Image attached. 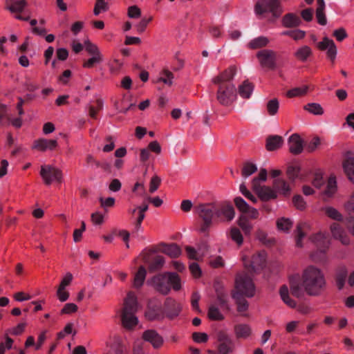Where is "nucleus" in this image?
<instances>
[{"instance_id": "nucleus-1", "label": "nucleus", "mask_w": 354, "mask_h": 354, "mask_svg": "<svg viewBox=\"0 0 354 354\" xmlns=\"http://www.w3.org/2000/svg\"><path fill=\"white\" fill-rule=\"evenodd\" d=\"M291 294L298 298L304 296L306 292L310 296H318L326 288V281L323 272L314 266L307 267L301 279L298 275L289 279Z\"/></svg>"}, {"instance_id": "nucleus-2", "label": "nucleus", "mask_w": 354, "mask_h": 354, "mask_svg": "<svg viewBox=\"0 0 354 354\" xmlns=\"http://www.w3.org/2000/svg\"><path fill=\"white\" fill-rule=\"evenodd\" d=\"M198 216V231L208 235L214 223L230 222L235 215L234 209L229 204L202 203L196 208Z\"/></svg>"}, {"instance_id": "nucleus-3", "label": "nucleus", "mask_w": 354, "mask_h": 354, "mask_svg": "<svg viewBox=\"0 0 354 354\" xmlns=\"http://www.w3.org/2000/svg\"><path fill=\"white\" fill-rule=\"evenodd\" d=\"M235 291L232 297L235 301L237 311L243 315L248 309L249 304L243 297H252L255 293V287L252 279L245 274H238L235 280Z\"/></svg>"}, {"instance_id": "nucleus-4", "label": "nucleus", "mask_w": 354, "mask_h": 354, "mask_svg": "<svg viewBox=\"0 0 354 354\" xmlns=\"http://www.w3.org/2000/svg\"><path fill=\"white\" fill-rule=\"evenodd\" d=\"M151 283L157 291L163 295L168 294L171 287L175 290H178L181 288L180 279L174 272L157 274L151 279Z\"/></svg>"}, {"instance_id": "nucleus-5", "label": "nucleus", "mask_w": 354, "mask_h": 354, "mask_svg": "<svg viewBox=\"0 0 354 354\" xmlns=\"http://www.w3.org/2000/svg\"><path fill=\"white\" fill-rule=\"evenodd\" d=\"M137 309V298L133 292H129L124 299L121 314L122 324L125 328L131 329L138 324V319L135 316Z\"/></svg>"}, {"instance_id": "nucleus-6", "label": "nucleus", "mask_w": 354, "mask_h": 354, "mask_svg": "<svg viewBox=\"0 0 354 354\" xmlns=\"http://www.w3.org/2000/svg\"><path fill=\"white\" fill-rule=\"evenodd\" d=\"M254 12L259 17H266L270 14V21H274L283 12L279 0H258L254 6Z\"/></svg>"}, {"instance_id": "nucleus-7", "label": "nucleus", "mask_w": 354, "mask_h": 354, "mask_svg": "<svg viewBox=\"0 0 354 354\" xmlns=\"http://www.w3.org/2000/svg\"><path fill=\"white\" fill-rule=\"evenodd\" d=\"M218 90L216 99L218 102L224 106L231 104L236 97V89L232 82L217 83Z\"/></svg>"}, {"instance_id": "nucleus-8", "label": "nucleus", "mask_w": 354, "mask_h": 354, "mask_svg": "<svg viewBox=\"0 0 354 354\" xmlns=\"http://www.w3.org/2000/svg\"><path fill=\"white\" fill-rule=\"evenodd\" d=\"M277 53L270 49H263L257 53L261 66L270 70L277 68Z\"/></svg>"}, {"instance_id": "nucleus-9", "label": "nucleus", "mask_w": 354, "mask_h": 354, "mask_svg": "<svg viewBox=\"0 0 354 354\" xmlns=\"http://www.w3.org/2000/svg\"><path fill=\"white\" fill-rule=\"evenodd\" d=\"M40 175L47 185H50L53 182H62V171L49 165L41 167Z\"/></svg>"}, {"instance_id": "nucleus-10", "label": "nucleus", "mask_w": 354, "mask_h": 354, "mask_svg": "<svg viewBox=\"0 0 354 354\" xmlns=\"http://www.w3.org/2000/svg\"><path fill=\"white\" fill-rule=\"evenodd\" d=\"M252 185L254 190L258 195V197L262 201H268L271 199L277 198V194L274 189L268 186H261L258 184V178H254L252 180Z\"/></svg>"}, {"instance_id": "nucleus-11", "label": "nucleus", "mask_w": 354, "mask_h": 354, "mask_svg": "<svg viewBox=\"0 0 354 354\" xmlns=\"http://www.w3.org/2000/svg\"><path fill=\"white\" fill-rule=\"evenodd\" d=\"M162 310L166 317L174 319L179 315L181 311V306L174 299L167 297L165 301Z\"/></svg>"}, {"instance_id": "nucleus-12", "label": "nucleus", "mask_w": 354, "mask_h": 354, "mask_svg": "<svg viewBox=\"0 0 354 354\" xmlns=\"http://www.w3.org/2000/svg\"><path fill=\"white\" fill-rule=\"evenodd\" d=\"M342 167L349 180L354 183V153L347 151L344 153Z\"/></svg>"}, {"instance_id": "nucleus-13", "label": "nucleus", "mask_w": 354, "mask_h": 354, "mask_svg": "<svg viewBox=\"0 0 354 354\" xmlns=\"http://www.w3.org/2000/svg\"><path fill=\"white\" fill-rule=\"evenodd\" d=\"M317 48L321 50H327V57L332 62H334L337 55V47L332 39L325 37L322 41L317 44Z\"/></svg>"}, {"instance_id": "nucleus-14", "label": "nucleus", "mask_w": 354, "mask_h": 354, "mask_svg": "<svg viewBox=\"0 0 354 354\" xmlns=\"http://www.w3.org/2000/svg\"><path fill=\"white\" fill-rule=\"evenodd\" d=\"M142 339L149 342L154 348H160L163 344L162 337L156 330L153 329L145 330L142 333Z\"/></svg>"}, {"instance_id": "nucleus-15", "label": "nucleus", "mask_w": 354, "mask_h": 354, "mask_svg": "<svg viewBox=\"0 0 354 354\" xmlns=\"http://www.w3.org/2000/svg\"><path fill=\"white\" fill-rule=\"evenodd\" d=\"M288 145L290 152L295 155L301 153L304 149L303 140L297 133H293L289 137Z\"/></svg>"}, {"instance_id": "nucleus-16", "label": "nucleus", "mask_w": 354, "mask_h": 354, "mask_svg": "<svg viewBox=\"0 0 354 354\" xmlns=\"http://www.w3.org/2000/svg\"><path fill=\"white\" fill-rule=\"evenodd\" d=\"M330 231L333 236L341 241L344 245H348L350 239L344 229L337 223H333L330 225Z\"/></svg>"}, {"instance_id": "nucleus-17", "label": "nucleus", "mask_w": 354, "mask_h": 354, "mask_svg": "<svg viewBox=\"0 0 354 354\" xmlns=\"http://www.w3.org/2000/svg\"><path fill=\"white\" fill-rule=\"evenodd\" d=\"M145 317L148 320L153 321L162 320L165 317V315L160 306L150 304L145 312Z\"/></svg>"}, {"instance_id": "nucleus-18", "label": "nucleus", "mask_w": 354, "mask_h": 354, "mask_svg": "<svg viewBox=\"0 0 354 354\" xmlns=\"http://www.w3.org/2000/svg\"><path fill=\"white\" fill-rule=\"evenodd\" d=\"M236 67L232 66L229 67L227 69L225 70L222 72L219 75L214 77L212 79V82L214 84L222 82H232L234 75H236Z\"/></svg>"}, {"instance_id": "nucleus-19", "label": "nucleus", "mask_w": 354, "mask_h": 354, "mask_svg": "<svg viewBox=\"0 0 354 354\" xmlns=\"http://www.w3.org/2000/svg\"><path fill=\"white\" fill-rule=\"evenodd\" d=\"M348 277V270L345 266H339L335 270V281L338 290L344 288Z\"/></svg>"}, {"instance_id": "nucleus-20", "label": "nucleus", "mask_w": 354, "mask_h": 354, "mask_svg": "<svg viewBox=\"0 0 354 354\" xmlns=\"http://www.w3.org/2000/svg\"><path fill=\"white\" fill-rule=\"evenodd\" d=\"M311 241L322 254H324L327 248L329 247L330 241L328 236L322 233H318L313 235L311 237Z\"/></svg>"}, {"instance_id": "nucleus-21", "label": "nucleus", "mask_w": 354, "mask_h": 354, "mask_svg": "<svg viewBox=\"0 0 354 354\" xmlns=\"http://www.w3.org/2000/svg\"><path fill=\"white\" fill-rule=\"evenodd\" d=\"M311 241L322 254H324L327 248L329 247L330 241L328 236L322 233H318L313 235L311 237Z\"/></svg>"}, {"instance_id": "nucleus-22", "label": "nucleus", "mask_w": 354, "mask_h": 354, "mask_svg": "<svg viewBox=\"0 0 354 354\" xmlns=\"http://www.w3.org/2000/svg\"><path fill=\"white\" fill-rule=\"evenodd\" d=\"M273 189L277 194L288 196L290 194V187L288 183L282 178H275L272 183Z\"/></svg>"}, {"instance_id": "nucleus-23", "label": "nucleus", "mask_w": 354, "mask_h": 354, "mask_svg": "<svg viewBox=\"0 0 354 354\" xmlns=\"http://www.w3.org/2000/svg\"><path fill=\"white\" fill-rule=\"evenodd\" d=\"M57 146L56 140L40 138L35 141L33 147L40 151L53 150Z\"/></svg>"}, {"instance_id": "nucleus-24", "label": "nucleus", "mask_w": 354, "mask_h": 354, "mask_svg": "<svg viewBox=\"0 0 354 354\" xmlns=\"http://www.w3.org/2000/svg\"><path fill=\"white\" fill-rule=\"evenodd\" d=\"M220 342L218 346V352L221 354H227L231 351L232 340L225 333H220L218 336Z\"/></svg>"}, {"instance_id": "nucleus-25", "label": "nucleus", "mask_w": 354, "mask_h": 354, "mask_svg": "<svg viewBox=\"0 0 354 354\" xmlns=\"http://www.w3.org/2000/svg\"><path fill=\"white\" fill-rule=\"evenodd\" d=\"M160 250L162 252L169 256L171 258L178 257L180 254V252H181V250H180V248H179V246L175 243H171V244L162 243L161 245Z\"/></svg>"}, {"instance_id": "nucleus-26", "label": "nucleus", "mask_w": 354, "mask_h": 354, "mask_svg": "<svg viewBox=\"0 0 354 354\" xmlns=\"http://www.w3.org/2000/svg\"><path fill=\"white\" fill-rule=\"evenodd\" d=\"M26 6L27 1L26 0L6 1V9L11 12H21Z\"/></svg>"}, {"instance_id": "nucleus-27", "label": "nucleus", "mask_w": 354, "mask_h": 354, "mask_svg": "<svg viewBox=\"0 0 354 354\" xmlns=\"http://www.w3.org/2000/svg\"><path fill=\"white\" fill-rule=\"evenodd\" d=\"M301 20L294 13H288L284 15L282 19V24L286 28L297 27L300 25Z\"/></svg>"}, {"instance_id": "nucleus-28", "label": "nucleus", "mask_w": 354, "mask_h": 354, "mask_svg": "<svg viewBox=\"0 0 354 354\" xmlns=\"http://www.w3.org/2000/svg\"><path fill=\"white\" fill-rule=\"evenodd\" d=\"M283 140L281 136H270L266 140V149L268 151H274L281 147Z\"/></svg>"}, {"instance_id": "nucleus-29", "label": "nucleus", "mask_w": 354, "mask_h": 354, "mask_svg": "<svg viewBox=\"0 0 354 354\" xmlns=\"http://www.w3.org/2000/svg\"><path fill=\"white\" fill-rule=\"evenodd\" d=\"M348 212V216L347 218V227L350 232L354 236V192L351 196V199L346 207Z\"/></svg>"}, {"instance_id": "nucleus-30", "label": "nucleus", "mask_w": 354, "mask_h": 354, "mask_svg": "<svg viewBox=\"0 0 354 354\" xmlns=\"http://www.w3.org/2000/svg\"><path fill=\"white\" fill-rule=\"evenodd\" d=\"M313 54L312 49L308 46L299 48L294 53V56L300 62H306Z\"/></svg>"}, {"instance_id": "nucleus-31", "label": "nucleus", "mask_w": 354, "mask_h": 354, "mask_svg": "<svg viewBox=\"0 0 354 354\" xmlns=\"http://www.w3.org/2000/svg\"><path fill=\"white\" fill-rule=\"evenodd\" d=\"M147 275V270L142 266H140L133 279V286L140 288L142 286Z\"/></svg>"}, {"instance_id": "nucleus-32", "label": "nucleus", "mask_w": 354, "mask_h": 354, "mask_svg": "<svg viewBox=\"0 0 354 354\" xmlns=\"http://www.w3.org/2000/svg\"><path fill=\"white\" fill-rule=\"evenodd\" d=\"M253 89L254 85L248 80H245L239 86V94L243 98L248 99L250 97Z\"/></svg>"}, {"instance_id": "nucleus-33", "label": "nucleus", "mask_w": 354, "mask_h": 354, "mask_svg": "<svg viewBox=\"0 0 354 354\" xmlns=\"http://www.w3.org/2000/svg\"><path fill=\"white\" fill-rule=\"evenodd\" d=\"M234 332L238 338H247L251 334V328L248 324H237L234 326Z\"/></svg>"}, {"instance_id": "nucleus-34", "label": "nucleus", "mask_w": 354, "mask_h": 354, "mask_svg": "<svg viewBox=\"0 0 354 354\" xmlns=\"http://www.w3.org/2000/svg\"><path fill=\"white\" fill-rule=\"evenodd\" d=\"M266 254L264 251L254 255L252 259V264L254 268L261 269L266 266Z\"/></svg>"}, {"instance_id": "nucleus-35", "label": "nucleus", "mask_w": 354, "mask_h": 354, "mask_svg": "<svg viewBox=\"0 0 354 354\" xmlns=\"http://www.w3.org/2000/svg\"><path fill=\"white\" fill-rule=\"evenodd\" d=\"M279 293L281 299L286 305L292 308L296 307V302L290 297L288 288L286 286L281 287Z\"/></svg>"}, {"instance_id": "nucleus-36", "label": "nucleus", "mask_w": 354, "mask_h": 354, "mask_svg": "<svg viewBox=\"0 0 354 354\" xmlns=\"http://www.w3.org/2000/svg\"><path fill=\"white\" fill-rule=\"evenodd\" d=\"M216 304L223 310H230L227 295L223 291L216 290Z\"/></svg>"}, {"instance_id": "nucleus-37", "label": "nucleus", "mask_w": 354, "mask_h": 354, "mask_svg": "<svg viewBox=\"0 0 354 354\" xmlns=\"http://www.w3.org/2000/svg\"><path fill=\"white\" fill-rule=\"evenodd\" d=\"M165 263V259L162 256H156L149 263V270L150 272H156L160 270Z\"/></svg>"}, {"instance_id": "nucleus-38", "label": "nucleus", "mask_w": 354, "mask_h": 354, "mask_svg": "<svg viewBox=\"0 0 354 354\" xmlns=\"http://www.w3.org/2000/svg\"><path fill=\"white\" fill-rule=\"evenodd\" d=\"M208 317L212 320L221 321L224 319V316L216 304H212L208 309Z\"/></svg>"}, {"instance_id": "nucleus-39", "label": "nucleus", "mask_w": 354, "mask_h": 354, "mask_svg": "<svg viewBox=\"0 0 354 354\" xmlns=\"http://www.w3.org/2000/svg\"><path fill=\"white\" fill-rule=\"evenodd\" d=\"M269 42V40L266 37H259L252 40L249 43V47L252 49L262 48L266 46Z\"/></svg>"}, {"instance_id": "nucleus-40", "label": "nucleus", "mask_w": 354, "mask_h": 354, "mask_svg": "<svg viewBox=\"0 0 354 354\" xmlns=\"http://www.w3.org/2000/svg\"><path fill=\"white\" fill-rule=\"evenodd\" d=\"M324 213L329 218L337 221H342L343 216L336 209L333 207H326L324 209Z\"/></svg>"}, {"instance_id": "nucleus-41", "label": "nucleus", "mask_w": 354, "mask_h": 354, "mask_svg": "<svg viewBox=\"0 0 354 354\" xmlns=\"http://www.w3.org/2000/svg\"><path fill=\"white\" fill-rule=\"evenodd\" d=\"M336 180L335 177H330L328 183L326 185V188L324 192V195L327 197H331L333 194L336 191Z\"/></svg>"}, {"instance_id": "nucleus-42", "label": "nucleus", "mask_w": 354, "mask_h": 354, "mask_svg": "<svg viewBox=\"0 0 354 354\" xmlns=\"http://www.w3.org/2000/svg\"><path fill=\"white\" fill-rule=\"evenodd\" d=\"M268 113L270 115H274L277 113L279 108V103L277 98H273L270 100H269L266 105Z\"/></svg>"}, {"instance_id": "nucleus-43", "label": "nucleus", "mask_w": 354, "mask_h": 354, "mask_svg": "<svg viewBox=\"0 0 354 354\" xmlns=\"http://www.w3.org/2000/svg\"><path fill=\"white\" fill-rule=\"evenodd\" d=\"M308 87L304 86L303 87H295L287 92V97H294L304 95L308 91Z\"/></svg>"}, {"instance_id": "nucleus-44", "label": "nucleus", "mask_w": 354, "mask_h": 354, "mask_svg": "<svg viewBox=\"0 0 354 354\" xmlns=\"http://www.w3.org/2000/svg\"><path fill=\"white\" fill-rule=\"evenodd\" d=\"M238 224L246 234H249L252 228V225L249 222L248 217L244 215L239 217Z\"/></svg>"}, {"instance_id": "nucleus-45", "label": "nucleus", "mask_w": 354, "mask_h": 354, "mask_svg": "<svg viewBox=\"0 0 354 354\" xmlns=\"http://www.w3.org/2000/svg\"><path fill=\"white\" fill-rule=\"evenodd\" d=\"M305 110L314 115H322L324 110L321 105L317 103H309L304 106Z\"/></svg>"}, {"instance_id": "nucleus-46", "label": "nucleus", "mask_w": 354, "mask_h": 354, "mask_svg": "<svg viewBox=\"0 0 354 354\" xmlns=\"http://www.w3.org/2000/svg\"><path fill=\"white\" fill-rule=\"evenodd\" d=\"M109 9L108 3L104 0H96L93 13L95 16L100 15L101 12H106Z\"/></svg>"}, {"instance_id": "nucleus-47", "label": "nucleus", "mask_w": 354, "mask_h": 354, "mask_svg": "<svg viewBox=\"0 0 354 354\" xmlns=\"http://www.w3.org/2000/svg\"><path fill=\"white\" fill-rule=\"evenodd\" d=\"M230 236L237 245H241L243 243V238L242 234L237 227H234L231 228Z\"/></svg>"}, {"instance_id": "nucleus-48", "label": "nucleus", "mask_w": 354, "mask_h": 354, "mask_svg": "<svg viewBox=\"0 0 354 354\" xmlns=\"http://www.w3.org/2000/svg\"><path fill=\"white\" fill-rule=\"evenodd\" d=\"M257 170V167L254 164L251 162H246L244 164L242 169V176L245 178H247L256 172Z\"/></svg>"}, {"instance_id": "nucleus-49", "label": "nucleus", "mask_w": 354, "mask_h": 354, "mask_svg": "<svg viewBox=\"0 0 354 354\" xmlns=\"http://www.w3.org/2000/svg\"><path fill=\"white\" fill-rule=\"evenodd\" d=\"M84 45L85 49L88 53V54H90L92 56H99L102 57V55L100 52V50L95 44L90 42L89 41H86Z\"/></svg>"}, {"instance_id": "nucleus-50", "label": "nucleus", "mask_w": 354, "mask_h": 354, "mask_svg": "<svg viewBox=\"0 0 354 354\" xmlns=\"http://www.w3.org/2000/svg\"><path fill=\"white\" fill-rule=\"evenodd\" d=\"M174 79V74L167 69H164L161 73V77L159 81L162 82L167 85H172V80Z\"/></svg>"}, {"instance_id": "nucleus-51", "label": "nucleus", "mask_w": 354, "mask_h": 354, "mask_svg": "<svg viewBox=\"0 0 354 354\" xmlns=\"http://www.w3.org/2000/svg\"><path fill=\"white\" fill-rule=\"evenodd\" d=\"M234 204L239 211L243 213L246 212L249 209L248 204L240 196H237L234 199Z\"/></svg>"}, {"instance_id": "nucleus-52", "label": "nucleus", "mask_w": 354, "mask_h": 354, "mask_svg": "<svg viewBox=\"0 0 354 354\" xmlns=\"http://www.w3.org/2000/svg\"><path fill=\"white\" fill-rule=\"evenodd\" d=\"M300 172V169L297 166H289L287 169V176L288 178L294 181L299 176V174Z\"/></svg>"}, {"instance_id": "nucleus-53", "label": "nucleus", "mask_w": 354, "mask_h": 354, "mask_svg": "<svg viewBox=\"0 0 354 354\" xmlns=\"http://www.w3.org/2000/svg\"><path fill=\"white\" fill-rule=\"evenodd\" d=\"M277 227L283 231H288L292 226V222L288 218H281L277 222Z\"/></svg>"}, {"instance_id": "nucleus-54", "label": "nucleus", "mask_w": 354, "mask_h": 354, "mask_svg": "<svg viewBox=\"0 0 354 354\" xmlns=\"http://www.w3.org/2000/svg\"><path fill=\"white\" fill-rule=\"evenodd\" d=\"M304 226V224L299 223L297 226V237H296V245L299 248L302 247V239L305 236V234L303 232L302 229Z\"/></svg>"}, {"instance_id": "nucleus-55", "label": "nucleus", "mask_w": 354, "mask_h": 354, "mask_svg": "<svg viewBox=\"0 0 354 354\" xmlns=\"http://www.w3.org/2000/svg\"><path fill=\"white\" fill-rule=\"evenodd\" d=\"M239 189L240 192L245 197L250 200L254 203L257 202V198L246 188L245 185L241 184Z\"/></svg>"}, {"instance_id": "nucleus-56", "label": "nucleus", "mask_w": 354, "mask_h": 354, "mask_svg": "<svg viewBox=\"0 0 354 354\" xmlns=\"http://www.w3.org/2000/svg\"><path fill=\"white\" fill-rule=\"evenodd\" d=\"M141 16V10L137 6H131L128 8V17L133 19L139 18Z\"/></svg>"}, {"instance_id": "nucleus-57", "label": "nucleus", "mask_w": 354, "mask_h": 354, "mask_svg": "<svg viewBox=\"0 0 354 354\" xmlns=\"http://www.w3.org/2000/svg\"><path fill=\"white\" fill-rule=\"evenodd\" d=\"M295 206L299 209H304L306 207V202L301 195H296L292 198Z\"/></svg>"}, {"instance_id": "nucleus-58", "label": "nucleus", "mask_w": 354, "mask_h": 354, "mask_svg": "<svg viewBox=\"0 0 354 354\" xmlns=\"http://www.w3.org/2000/svg\"><path fill=\"white\" fill-rule=\"evenodd\" d=\"M192 338L197 343H203L207 341L208 335L205 333L195 332L192 334Z\"/></svg>"}, {"instance_id": "nucleus-59", "label": "nucleus", "mask_w": 354, "mask_h": 354, "mask_svg": "<svg viewBox=\"0 0 354 354\" xmlns=\"http://www.w3.org/2000/svg\"><path fill=\"white\" fill-rule=\"evenodd\" d=\"M102 60V57L99 56H93L91 58L84 62L83 66L88 68H92L94 64L100 63Z\"/></svg>"}, {"instance_id": "nucleus-60", "label": "nucleus", "mask_w": 354, "mask_h": 354, "mask_svg": "<svg viewBox=\"0 0 354 354\" xmlns=\"http://www.w3.org/2000/svg\"><path fill=\"white\" fill-rule=\"evenodd\" d=\"M77 310V306L75 304L68 303L64 305V308L61 310V314H70L75 313Z\"/></svg>"}, {"instance_id": "nucleus-61", "label": "nucleus", "mask_w": 354, "mask_h": 354, "mask_svg": "<svg viewBox=\"0 0 354 354\" xmlns=\"http://www.w3.org/2000/svg\"><path fill=\"white\" fill-rule=\"evenodd\" d=\"M209 264L212 267L217 268L224 266V261L221 257L217 256L209 260Z\"/></svg>"}, {"instance_id": "nucleus-62", "label": "nucleus", "mask_w": 354, "mask_h": 354, "mask_svg": "<svg viewBox=\"0 0 354 354\" xmlns=\"http://www.w3.org/2000/svg\"><path fill=\"white\" fill-rule=\"evenodd\" d=\"M160 178L157 176H155L151 178L149 187V192L151 193H153L156 190L158 189L160 184Z\"/></svg>"}, {"instance_id": "nucleus-63", "label": "nucleus", "mask_w": 354, "mask_h": 354, "mask_svg": "<svg viewBox=\"0 0 354 354\" xmlns=\"http://www.w3.org/2000/svg\"><path fill=\"white\" fill-rule=\"evenodd\" d=\"M316 17L317 22L322 26H324L327 23L326 17L324 13V10H316Z\"/></svg>"}, {"instance_id": "nucleus-64", "label": "nucleus", "mask_w": 354, "mask_h": 354, "mask_svg": "<svg viewBox=\"0 0 354 354\" xmlns=\"http://www.w3.org/2000/svg\"><path fill=\"white\" fill-rule=\"evenodd\" d=\"M201 299V296L198 292L192 293L191 303L194 310L199 311L198 301Z\"/></svg>"}]
</instances>
